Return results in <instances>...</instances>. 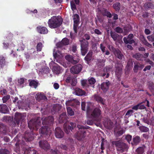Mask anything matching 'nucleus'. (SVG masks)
I'll return each mask as SVG.
<instances>
[{
	"label": "nucleus",
	"instance_id": "f257e3e1",
	"mask_svg": "<svg viewBox=\"0 0 154 154\" xmlns=\"http://www.w3.org/2000/svg\"><path fill=\"white\" fill-rule=\"evenodd\" d=\"M62 19L58 17L53 16L49 19L48 22V26L51 29L59 27L62 23Z\"/></svg>",
	"mask_w": 154,
	"mask_h": 154
},
{
	"label": "nucleus",
	"instance_id": "f03ea898",
	"mask_svg": "<svg viewBox=\"0 0 154 154\" xmlns=\"http://www.w3.org/2000/svg\"><path fill=\"white\" fill-rule=\"evenodd\" d=\"M112 143V145H115L117 153L118 154L122 153L128 150V145L122 140L113 141Z\"/></svg>",
	"mask_w": 154,
	"mask_h": 154
},
{
	"label": "nucleus",
	"instance_id": "7ed1b4c3",
	"mask_svg": "<svg viewBox=\"0 0 154 154\" xmlns=\"http://www.w3.org/2000/svg\"><path fill=\"white\" fill-rule=\"evenodd\" d=\"M77 127L79 131L75 134V137L78 140H81L85 136L86 131L85 130L89 129L90 127L87 126H84L80 125H78Z\"/></svg>",
	"mask_w": 154,
	"mask_h": 154
},
{
	"label": "nucleus",
	"instance_id": "20e7f679",
	"mask_svg": "<svg viewBox=\"0 0 154 154\" xmlns=\"http://www.w3.org/2000/svg\"><path fill=\"white\" fill-rule=\"evenodd\" d=\"M28 126L31 130L37 131L41 125L40 118L38 117L36 119H32L28 123Z\"/></svg>",
	"mask_w": 154,
	"mask_h": 154
},
{
	"label": "nucleus",
	"instance_id": "39448f33",
	"mask_svg": "<svg viewBox=\"0 0 154 154\" xmlns=\"http://www.w3.org/2000/svg\"><path fill=\"white\" fill-rule=\"evenodd\" d=\"M80 50L82 55L84 56L87 54L88 51L89 47V43L88 41L83 40H80Z\"/></svg>",
	"mask_w": 154,
	"mask_h": 154
},
{
	"label": "nucleus",
	"instance_id": "423d86ee",
	"mask_svg": "<svg viewBox=\"0 0 154 154\" xmlns=\"http://www.w3.org/2000/svg\"><path fill=\"white\" fill-rule=\"evenodd\" d=\"M25 116L22 113L16 112L15 114V117L13 122L14 126H18L20 122L22 121L25 119Z\"/></svg>",
	"mask_w": 154,
	"mask_h": 154
},
{
	"label": "nucleus",
	"instance_id": "0eeeda50",
	"mask_svg": "<svg viewBox=\"0 0 154 154\" xmlns=\"http://www.w3.org/2000/svg\"><path fill=\"white\" fill-rule=\"evenodd\" d=\"M101 114L100 110L98 108H96L92 112L91 116L94 121L100 122L101 120Z\"/></svg>",
	"mask_w": 154,
	"mask_h": 154
},
{
	"label": "nucleus",
	"instance_id": "6e6552de",
	"mask_svg": "<svg viewBox=\"0 0 154 154\" xmlns=\"http://www.w3.org/2000/svg\"><path fill=\"white\" fill-rule=\"evenodd\" d=\"M142 116V117L140 119V120L143 122L144 123H146L148 125L154 126V116H152L150 120L147 117L148 115H145L144 116Z\"/></svg>",
	"mask_w": 154,
	"mask_h": 154
},
{
	"label": "nucleus",
	"instance_id": "1a4fd4ad",
	"mask_svg": "<svg viewBox=\"0 0 154 154\" xmlns=\"http://www.w3.org/2000/svg\"><path fill=\"white\" fill-rule=\"evenodd\" d=\"M72 17L73 20V30L75 33H77V28L80 23V17L79 15L75 14L73 15Z\"/></svg>",
	"mask_w": 154,
	"mask_h": 154
},
{
	"label": "nucleus",
	"instance_id": "9d476101",
	"mask_svg": "<svg viewBox=\"0 0 154 154\" xmlns=\"http://www.w3.org/2000/svg\"><path fill=\"white\" fill-rule=\"evenodd\" d=\"M63 128L64 131L67 134H68L70 131H72L76 127V124L75 123L70 122L68 125L65 123L64 124Z\"/></svg>",
	"mask_w": 154,
	"mask_h": 154
},
{
	"label": "nucleus",
	"instance_id": "9b49d317",
	"mask_svg": "<svg viewBox=\"0 0 154 154\" xmlns=\"http://www.w3.org/2000/svg\"><path fill=\"white\" fill-rule=\"evenodd\" d=\"M39 132L42 136H45L50 135L51 131L50 130L49 127L48 126H42L39 129Z\"/></svg>",
	"mask_w": 154,
	"mask_h": 154
},
{
	"label": "nucleus",
	"instance_id": "f8f14e48",
	"mask_svg": "<svg viewBox=\"0 0 154 154\" xmlns=\"http://www.w3.org/2000/svg\"><path fill=\"white\" fill-rule=\"evenodd\" d=\"M82 65L78 64L76 65L72 66L70 69V72L71 73L74 74H78L82 70Z\"/></svg>",
	"mask_w": 154,
	"mask_h": 154
},
{
	"label": "nucleus",
	"instance_id": "ddd939ff",
	"mask_svg": "<svg viewBox=\"0 0 154 154\" xmlns=\"http://www.w3.org/2000/svg\"><path fill=\"white\" fill-rule=\"evenodd\" d=\"M54 122V117L52 116H49L45 118L43 121L42 124L43 125H46L49 127L53 124Z\"/></svg>",
	"mask_w": 154,
	"mask_h": 154
},
{
	"label": "nucleus",
	"instance_id": "4468645a",
	"mask_svg": "<svg viewBox=\"0 0 154 154\" xmlns=\"http://www.w3.org/2000/svg\"><path fill=\"white\" fill-rule=\"evenodd\" d=\"M39 145L41 148L46 151L49 149L50 148L49 144L45 140L40 141L39 142Z\"/></svg>",
	"mask_w": 154,
	"mask_h": 154
},
{
	"label": "nucleus",
	"instance_id": "2eb2a0df",
	"mask_svg": "<svg viewBox=\"0 0 154 154\" xmlns=\"http://www.w3.org/2000/svg\"><path fill=\"white\" fill-rule=\"evenodd\" d=\"M111 85L110 82L108 80H106L105 82H103L100 85L101 89L104 93L106 92L109 89V86Z\"/></svg>",
	"mask_w": 154,
	"mask_h": 154
},
{
	"label": "nucleus",
	"instance_id": "dca6fc26",
	"mask_svg": "<svg viewBox=\"0 0 154 154\" xmlns=\"http://www.w3.org/2000/svg\"><path fill=\"white\" fill-rule=\"evenodd\" d=\"M23 138L26 142H29L32 141L34 138L33 134L32 132H28L26 131L24 134Z\"/></svg>",
	"mask_w": 154,
	"mask_h": 154
},
{
	"label": "nucleus",
	"instance_id": "f3484780",
	"mask_svg": "<svg viewBox=\"0 0 154 154\" xmlns=\"http://www.w3.org/2000/svg\"><path fill=\"white\" fill-rule=\"evenodd\" d=\"M98 11L103 17H107L109 18H111L112 17L111 14L106 9L104 8H101L99 9Z\"/></svg>",
	"mask_w": 154,
	"mask_h": 154
},
{
	"label": "nucleus",
	"instance_id": "a211bd4d",
	"mask_svg": "<svg viewBox=\"0 0 154 154\" xmlns=\"http://www.w3.org/2000/svg\"><path fill=\"white\" fill-rule=\"evenodd\" d=\"M133 37V35L132 34H129L127 38L124 37L123 39L124 43L126 44H131L134 43V40L132 39Z\"/></svg>",
	"mask_w": 154,
	"mask_h": 154
},
{
	"label": "nucleus",
	"instance_id": "6ab92c4d",
	"mask_svg": "<svg viewBox=\"0 0 154 154\" xmlns=\"http://www.w3.org/2000/svg\"><path fill=\"white\" fill-rule=\"evenodd\" d=\"M115 56L121 60H124L125 57L122 52L118 48H116L113 52Z\"/></svg>",
	"mask_w": 154,
	"mask_h": 154
},
{
	"label": "nucleus",
	"instance_id": "aec40b11",
	"mask_svg": "<svg viewBox=\"0 0 154 154\" xmlns=\"http://www.w3.org/2000/svg\"><path fill=\"white\" fill-rule=\"evenodd\" d=\"M55 134L57 138H60L63 137L64 132L60 127H57L55 129Z\"/></svg>",
	"mask_w": 154,
	"mask_h": 154
},
{
	"label": "nucleus",
	"instance_id": "412c9836",
	"mask_svg": "<svg viewBox=\"0 0 154 154\" xmlns=\"http://www.w3.org/2000/svg\"><path fill=\"white\" fill-rule=\"evenodd\" d=\"M69 43V40L66 38H64L62 39L61 42H58L56 46L57 48H61L63 46L68 45Z\"/></svg>",
	"mask_w": 154,
	"mask_h": 154
},
{
	"label": "nucleus",
	"instance_id": "4be33fe9",
	"mask_svg": "<svg viewBox=\"0 0 154 154\" xmlns=\"http://www.w3.org/2000/svg\"><path fill=\"white\" fill-rule=\"evenodd\" d=\"M68 119L66 112H63L61 114L59 117L58 121L60 123L66 122Z\"/></svg>",
	"mask_w": 154,
	"mask_h": 154
},
{
	"label": "nucleus",
	"instance_id": "5701e85b",
	"mask_svg": "<svg viewBox=\"0 0 154 154\" xmlns=\"http://www.w3.org/2000/svg\"><path fill=\"white\" fill-rule=\"evenodd\" d=\"M6 58L3 55H0V69H3L8 63L6 60Z\"/></svg>",
	"mask_w": 154,
	"mask_h": 154
},
{
	"label": "nucleus",
	"instance_id": "b1692460",
	"mask_svg": "<svg viewBox=\"0 0 154 154\" xmlns=\"http://www.w3.org/2000/svg\"><path fill=\"white\" fill-rule=\"evenodd\" d=\"M37 29L38 32L41 34H46L48 32L47 29L45 27L41 26H38Z\"/></svg>",
	"mask_w": 154,
	"mask_h": 154
},
{
	"label": "nucleus",
	"instance_id": "393cba45",
	"mask_svg": "<svg viewBox=\"0 0 154 154\" xmlns=\"http://www.w3.org/2000/svg\"><path fill=\"white\" fill-rule=\"evenodd\" d=\"M52 70L53 72L56 74H59L62 71V68L57 64L53 66Z\"/></svg>",
	"mask_w": 154,
	"mask_h": 154
},
{
	"label": "nucleus",
	"instance_id": "a878e982",
	"mask_svg": "<svg viewBox=\"0 0 154 154\" xmlns=\"http://www.w3.org/2000/svg\"><path fill=\"white\" fill-rule=\"evenodd\" d=\"M7 133L6 126L3 124H0V134L2 135H5Z\"/></svg>",
	"mask_w": 154,
	"mask_h": 154
},
{
	"label": "nucleus",
	"instance_id": "bb28decb",
	"mask_svg": "<svg viewBox=\"0 0 154 154\" xmlns=\"http://www.w3.org/2000/svg\"><path fill=\"white\" fill-rule=\"evenodd\" d=\"M143 7L146 11H148L154 9V4L150 2H147L144 4Z\"/></svg>",
	"mask_w": 154,
	"mask_h": 154
},
{
	"label": "nucleus",
	"instance_id": "cd10ccee",
	"mask_svg": "<svg viewBox=\"0 0 154 154\" xmlns=\"http://www.w3.org/2000/svg\"><path fill=\"white\" fill-rule=\"evenodd\" d=\"M75 94L79 96L85 95L86 92L85 91L79 88H76L75 89Z\"/></svg>",
	"mask_w": 154,
	"mask_h": 154
},
{
	"label": "nucleus",
	"instance_id": "c85d7f7f",
	"mask_svg": "<svg viewBox=\"0 0 154 154\" xmlns=\"http://www.w3.org/2000/svg\"><path fill=\"white\" fill-rule=\"evenodd\" d=\"M9 110L6 105L3 104H0V112L4 114L8 112Z\"/></svg>",
	"mask_w": 154,
	"mask_h": 154
},
{
	"label": "nucleus",
	"instance_id": "c756f323",
	"mask_svg": "<svg viewBox=\"0 0 154 154\" xmlns=\"http://www.w3.org/2000/svg\"><path fill=\"white\" fill-rule=\"evenodd\" d=\"M93 97L94 100L98 103L103 105L104 104L103 99L99 95L96 94H94L93 96Z\"/></svg>",
	"mask_w": 154,
	"mask_h": 154
},
{
	"label": "nucleus",
	"instance_id": "7c9ffc66",
	"mask_svg": "<svg viewBox=\"0 0 154 154\" xmlns=\"http://www.w3.org/2000/svg\"><path fill=\"white\" fill-rule=\"evenodd\" d=\"M36 99L38 101L41 100L47 99L46 96L43 93H40L37 94Z\"/></svg>",
	"mask_w": 154,
	"mask_h": 154
},
{
	"label": "nucleus",
	"instance_id": "2f4dec72",
	"mask_svg": "<svg viewBox=\"0 0 154 154\" xmlns=\"http://www.w3.org/2000/svg\"><path fill=\"white\" fill-rule=\"evenodd\" d=\"M65 59L73 64H76L78 62V61L76 60H74L72 57L69 55H67L65 57Z\"/></svg>",
	"mask_w": 154,
	"mask_h": 154
},
{
	"label": "nucleus",
	"instance_id": "473e14b6",
	"mask_svg": "<svg viewBox=\"0 0 154 154\" xmlns=\"http://www.w3.org/2000/svg\"><path fill=\"white\" fill-rule=\"evenodd\" d=\"M117 77H120L122 74V69L120 66H117L115 71Z\"/></svg>",
	"mask_w": 154,
	"mask_h": 154
},
{
	"label": "nucleus",
	"instance_id": "72a5a7b5",
	"mask_svg": "<svg viewBox=\"0 0 154 154\" xmlns=\"http://www.w3.org/2000/svg\"><path fill=\"white\" fill-rule=\"evenodd\" d=\"M92 55V52L89 51L85 57V60L88 63L91 60Z\"/></svg>",
	"mask_w": 154,
	"mask_h": 154
},
{
	"label": "nucleus",
	"instance_id": "f704fd0d",
	"mask_svg": "<svg viewBox=\"0 0 154 154\" xmlns=\"http://www.w3.org/2000/svg\"><path fill=\"white\" fill-rule=\"evenodd\" d=\"M144 64L143 63L135 62V70H140L144 67Z\"/></svg>",
	"mask_w": 154,
	"mask_h": 154
},
{
	"label": "nucleus",
	"instance_id": "c9c22d12",
	"mask_svg": "<svg viewBox=\"0 0 154 154\" xmlns=\"http://www.w3.org/2000/svg\"><path fill=\"white\" fill-rule=\"evenodd\" d=\"M29 85L31 86H33L34 88H36L38 86V82L35 80H29Z\"/></svg>",
	"mask_w": 154,
	"mask_h": 154
},
{
	"label": "nucleus",
	"instance_id": "e433bc0d",
	"mask_svg": "<svg viewBox=\"0 0 154 154\" xmlns=\"http://www.w3.org/2000/svg\"><path fill=\"white\" fill-rule=\"evenodd\" d=\"M113 7L116 11H119L121 7V4L119 2H116L113 5Z\"/></svg>",
	"mask_w": 154,
	"mask_h": 154
},
{
	"label": "nucleus",
	"instance_id": "4c0bfd02",
	"mask_svg": "<svg viewBox=\"0 0 154 154\" xmlns=\"http://www.w3.org/2000/svg\"><path fill=\"white\" fill-rule=\"evenodd\" d=\"M61 109V107H60L59 104H56L54 105L52 108V111H54V113L56 112H58Z\"/></svg>",
	"mask_w": 154,
	"mask_h": 154
},
{
	"label": "nucleus",
	"instance_id": "58836bf2",
	"mask_svg": "<svg viewBox=\"0 0 154 154\" xmlns=\"http://www.w3.org/2000/svg\"><path fill=\"white\" fill-rule=\"evenodd\" d=\"M145 146L144 145H143L142 146L138 147L136 150V151L137 152L138 154H142L144 152V148H145Z\"/></svg>",
	"mask_w": 154,
	"mask_h": 154
},
{
	"label": "nucleus",
	"instance_id": "ea45409f",
	"mask_svg": "<svg viewBox=\"0 0 154 154\" xmlns=\"http://www.w3.org/2000/svg\"><path fill=\"white\" fill-rule=\"evenodd\" d=\"M110 35L112 38L115 41H116L118 38L119 36V35L115 32H113L111 31L110 32Z\"/></svg>",
	"mask_w": 154,
	"mask_h": 154
},
{
	"label": "nucleus",
	"instance_id": "a19ab883",
	"mask_svg": "<svg viewBox=\"0 0 154 154\" xmlns=\"http://www.w3.org/2000/svg\"><path fill=\"white\" fill-rule=\"evenodd\" d=\"M143 55L142 54L139 53L135 54V59L137 60H139L143 61Z\"/></svg>",
	"mask_w": 154,
	"mask_h": 154
},
{
	"label": "nucleus",
	"instance_id": "79ce46f5",
	"mask_svg": "<svg viewBox=\"0 0 154 154\" xmlns=\"http://www.w3.org/2000/svg\"><path fill=\"white\" fill-rule=\"evenodd\" d=\"M142 42L143 44L145 46L149 47L150 48H152V45L149 43L146 40V39L144 37L142 41Z\"/></svg>",
	"mask_w": 154,
	"mask_h": 154
},
{
	"label": "nucleus",
	"instance_id": "37998d69",
	"mask_svg": "<svg viewBox=\"0 0 154 154\" xmlns=\"http://www.w3.org/2000/svg\"><path fill=\"white\" fill-rule=\"evenodd\" d=\"M142 42L143 44L145 46L149 47L150 48H152V45L149 43L146 40V39L144 37L142 41Z\"/></svg>",
	"mask_w": 154,
	"mask_h": 154
},
{
	"label": "nucleus",
	"instance_id": "c03bdc74",
	"mask_svg": "<svg viewBox=\"0 0 154 154\" xmlns=\"http://www.w3.org/2000/svg\"><path fill=\"white\" fill-rule=\"evenodd\" d=\"M133 65V61L132 59H129L128 61L127 66L126 68L128 70H129L132 67Z\"/></svg>",
	"mask_w": 154,
	"mask_h": 154
},
{
	"label": "nucleus",
	"instance_id": "a18cd8bd",
	"mask_svg": "<svg viewBox=\"0 0 154 154\" xmlns=\"http://www.w3.org/2000/svg\"><path fill=\"white\" fill-rule=\"evenodd\" d=\"M140 131L142 132H146L149 131V129L147 127L143 126H142L139 127Z\"/></svg>",
	"mask_w": 154,
	"mask_h": 154
},
{
	"label": "nucleus",
	"instance_id": "49530a36",
	"mask_svg": "<svg viewBox=\"0 0 154 154\" xmlns=\"http://www.w3.org/2000/svg\"><path fill=\"white\" fill-rule=\"evenodd\" d=\"M11 152L7 149H0V154H11Z\"/></svg>",
	"mask_w": 154,
	"mask_h": 154
},
{
	"label": "nucleus",
	"instance_id": "de8ad7c7",
	"mask_svg": "<svg viewBox=\"0 0 154 154\" xmlns=\"http://www.w3.org/2000/svg\"><path fill=\"white\" fill-rule=\"evenodd\" d=\"M146 108L145 106L143 104H140L135 105V110L139 109H143Z\"/></svg>",
	"mask_w": 154,
	"mask_h": 154
},
{
	"label": "nucleus",
	"instance_id": "09e8293b",
	"mask_svg": "<svg viewBox=\"0 0 154 154\" xmlns=\"http://www.w3.org/2000/svg\"><path fill=\"white\" fill-rule=\"evenodd\" d=\"M149 88L154 95V84L152 83H149Z\"/></svg>",
	"mask_w": 154,
	"mask_h": 154
},
{
	"label": "nucleus",
	"instance_id": "8fccbe9b",
	"mask_svg": "<svg viewBox=\"0 0 154 154\" xmlns=\"http://www.w3.org/2000/svg\"><path fill=\"white\" fill-rule=\"evenodd\" d=\"M10 96L9 95L4 96L2 98L3 102L4 103H6L10 99Z\"/></svg>",
	"mask_w": 154,
	"mask_h": 154
},
{
	"label": "nucleus",
	"instance_id": "3c124183",
	"mask_svg": "<svg viewBox=\"0 0 154 154\" xmlns=\"http://www.w3.org/2000/svg\"><path fill=\"white\" fill-rule=\"evenodd\" d=\"M67 113L69 115L72 116L74 115V112L71 107H68L67 108Z\"/></svg>",
	"mask_w": 154,
	"mask_h": 154
},
{
	"label": "nucleus",
	"instance_id": "603ef678",
	"mask_svg": "<svg viewBox=\"0 0 154 154\" xmlns=\"http://www.w3.org/2000/svg\"><path fill=\"white\" fill-rule=\"evenodd\" d=\"M43 47V45L41 42H39L38 43L37 45V51H41Z\"/></svg>",
	"mask_w": 154,
	"mask_h": 154
},
{
	"label": "nucleus",
	"instance_id": "864d4df0",
	"mask_svg": "<svg viewBox=\"0 0 154 154\" xmlns=\"http://www.w3.org/2000/svg\"><path fill=\"white\" fill-rule=\"evenodd\" d=\"M113 123L110 121H108L107 123V128L109 129H111L113 126Z\"/></svg>",
	"mask_w": 154,
	"mask_h": 154
},
{
	"label": "nucleus",
	"instance_id": "5fc2aeb1",
	"mask_svg": "<svg viewBox=\"0 0 154 154\" xmlns=\"http://www.w3.org/2000/svg\"><path fill=\"white\" fill-rule=\"evenodd\" d=\"M115 31L117 33H121L123 32L122 29L119 27H117L115 29Z\"/></svg>",
	"mask_w": 154,
	"mask_h": 154
},
{
	"label": "nucleus",
	"instance_id": "6e6d98bb",
	"mask_svg": "<svg viewBox=\"0 0 154 154\" xmlns=\"http://www.w3.org/2000/svg\"><path fill=\"white\" fill-rule=\"evenodd\" d=\"M147 38L148 41L149 42H154V36L153 35L148 36L147 37Z\"/></svg>",
	"mask_w": 154,
	"mask_h": 154
},
{
	"label": "nucleus",
	"instance_id": "4d7b16f0",
	"mask_svg": "<svg viewBox=\"0 0 154 154\" xmlns=\"http://www.w3.org/2000/svg\"><path fill=\"white\" fill-rule=\"evenodd\" d=\"M70 5L71 8L73 11L75 10L76 9V5L73 1H71Z\"/></svg>",
	"mask_w": 154,
	"mask_h": 154
},
{
	"label": "nucleus",
	"instance_id": "13d9d810",
	"mask_svg": "<svg viewBox=\"0 0 154 154\" xmlns=\"http://www.w3.org/2000/svg\"><path fill=\"white\" fill-rule=\"evenodd\" d=\"M90 38V35L87 34H85L83 38L81 40H83L85 39V40L87 41L89 40Z\"/></svg>",
	"mask_w": 154,
	"mask_h": 154
},
{
	"label": "nucleus",
	"instance_id": "bf43d9fd",
	"mask_svg": "<svg viewBox=\"0 0 154 154\" xmlns=\"http://www.w3.org/2000/svg\"><path fill=\"white\" fill-rule=\"evenodd\" d=\"M141 139L138 136H135V145L138 144L141 141Z\"/></svg>",
	"mask_w": 154,
	"mask_h": 154
},
{
	"label": "nucleus",
	"instance_id": "052dcab7",
	"mask_svg": "<svg viewBox=\"0 0 154 154\" xmlns=\"http://www.w3.org/2000/svg\"><path fill=\"white\" fill-rule=\"evenodd\" d=\"M77 82V79L74 78H73L72 79V81H71L70 83L72 86H75L76 85Z\"/></svg>",
	"mask_w": 154,
	"mask_h": 154
},
{
	"label": "nucleus",
	"instance_id": "680f3d73",
	"mask_svg": "<svg viewBox=\"0 0 154 154\" xmlns=\"http://www.w3.org/2000/svg\"><path fill=\"white\" fill-rule=\"evenodd\" d=\"M88 82L90 85H93L96 82V80L93 78H91L88 80Z\"/></svg>",
	"mask_w": 154,
	"mask_h": 154
},
{
	"label": "nucleus",
	"instance_id": "e2e57ef3",
	"mask_svg": "<svg viewBox=\"0 0 154 154\" xmlns=\"http://www.w3.org/2000/svg\"><path fill=\"white\" fill-rule=\"evenodd\" d=\"M131 28L129 29L127 27H125L124 29V35H126L131 30Z\"/></svg>",
	"mask_w": 154,
	"mask_h": 154
},
{
	"label": "nucleus",
	"instance_id": "0e129e2a",
	"mask_svg": "<svg viewBox=\"0 0 154 154\" xmlns=\"http://www.w3.org/2000/svg\"><path fill=\"white\" fill-rule=\"evenodd\" d=\"M13 37V35L11 33H9L8 36H7L6 38L7 39H8L9 41H11Z\"/></svg>",
	"mask_w": 154,
	"mask_h": 154
},
{
	"label": "nucleus",
	"instance_id": "69168bd1",
	"mask_svg": "<svg viewBox=\"0 0 154 154\" xmlns=\"http://www.w3.org/2000/svg\"><path fill=\"white\" fill-rule=\"evenodd\" d=\"M58 147L59 148H60L65 150H66L67 149V147L66 145L62 144L59 146Z\"/></svg>",
	"mask_w": 154,
	"mask_h": 154
},
{
	"label": "nucleus",
	"instance_id": "338daca9",
	"mask_svg": "<svg viewBox=\"0 0 154 154\" xmlns=\"http://www.w3.org/2000/svg\"><path fill=\"white\" fill-rule=\"evenodd\" d=\"M107 47L108 49L113 53L114 51L115 50H116V49L113 46H111L110 45H108Z\"/></svg>",
	"mask_w": 154,
	"mask_h": 154
},
{
	"label": "nucleus",
	"instance_id": "774afa93",
	"mask_svg": "<svg viewBox=\"0 0 154 154\" xmlns=\"http://www.w3.org/2000/svg\"><path fill=\"white\" fill-rule=\"evenodd\" d=\"M58 150L56 149H51L50 150L51 154H57Z\"/></svg>",
	"mask_w": 154,
	"mask_h": 154
}]
</instances>
